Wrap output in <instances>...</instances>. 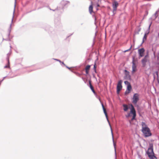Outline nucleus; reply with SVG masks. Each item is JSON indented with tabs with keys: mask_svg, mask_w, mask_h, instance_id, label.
Returning a JSON list of instances; mask_svg holds the SVG:
<instances>
[{
	"mask_svg": "<svg viewBox=\"0 0 159 159\" xmlns=\"http://www.w3.org/2000/svg\"><path fill=\"white\" fill-rule=\"evenodd\" d=\"M142 126L141 131L145 137H148L151 136L152 135L149 128L148 126L146 123L142 122L141 124Z\"/></svg>",
	"mask_w": 159,
	"mask_h": 159,
	"instance_id": "f257e3e1",
	"label": "nucleus"
},
{
	"mask_svg": "<svg viewBox=\"0 0 159 159\" xmlns=\"http://www.w3.org/2000/svg\"><path fill=\"white\" fill-rule=\"evenodd\" d=\"M146 153L147 154L148 157H151L152 158V156L154 155L153 152V145L152 144H149V147L148 150L146 151Z\"/></svg>",
	"mask_w": 159,
	"mask_h": 159,
	"instance_id": "f03ea898",
	"label": "nucleus"
},
{
	"mask_svg": "<svg viewBox=\"0 0 159 159\" xmlns=\"http://www.w3.org/2000/svg\"><path fill=\"white\" fill-rule=\"evenodd\" d=\"M132 102L135 106L139 107V106L137 105L138 102L139 100V95L137 93H134L132 99Z\"/></svg>",
	"mask_w": 159,
	"mask_h": 159,
	"instance_id": "7ed1b4c3",
	"label": "nucleus"
},
{
	"mask_svg": "<svg viewBox=\"0 0 159 159\" xmlns=\"http://www.w3.org/2000/svg\"><path fill=\"white\" fill-rule=\"evenodd\" d=\"M103 111H104V112L106 116V118H107V120L108 121V122L109 123V125L110 127V128H111V135H112V140H113V144H114V147H115V145H116V144L115 143H114V138H113V132H112V128H111V125L109 123V121L108 120V118H107V113L106 112V110H103Z\"/></svg>",
	"mask_w": 159,
	"mask_h": 159,
	"instance_id": "20e7f679",
	"label": "nucleus"
},
{
	"mask_svg": "<svg viewBox=\"0 0 159 159\" xmlns=\"http://www.w3.org/2000/svg\"><path fill=\"white\" fill-rule=\"evenodd\" d=\"M119 5V3L116 1H114L112 3V6L113 7V12L114 13L116 11L117 7Z\"/></svg>",
	"mask_w": 159,
	"mask_h": 159,
	"instance_id": "39448f33",
	"label": "nucleus"
},
{
	"mask_svg": "<svg viewBox=\"0 0 159 159\" xmlns=\"http://www.w3.org/2000/svg\"><path fill=\"white\" fill-rule=\"evenodd\" d=\"M131 109L130 110V113L133 115V116L131 120H132L135 119L136 116V111L134 107L131 104Z\"/></svg>",
	"mask_w": 159,
	"mask_h": 159,
	"instance_id": "423d86ee",
	"label": "nucleus"
},
{
	"mask_svg": "<svg viewBox=\"0 0 159 159\" xmlns=\"http://www.w3.org/2000/svg\"><path fill=\"white\" fill-rule=\"evenodd\" d=\"M122 81L121 80H119L118 82L116 88L117 93H119V92L122 89Z\"/></svg>",
	"mask_w": 159,
	"mask_h": 159,
	"instance_id": "0eeeda50",
	"label": "nucleus"
},
{
	"mask_svg": "<svg viewBox=\"0 0 159 159\" xmlns=\"http://www.w3.org/2000/svg\"><path fill=\"white\" fill-rule=\"evenodd\" d=\"M132 74H133L134 72H135L136 71V66L135 64L134 63V57L132 59Z\"/></svg>",
	"mask_w": 159,
	"mask_h": 159,
	"instance_id": "6e6552de",
	"label": "nucleus"
},
{
	"mask_svg": "<svg viewBox=\"0 0 159 159\" xmlns=\"http://www.w3.org/2000/svg\"><path fill=\"white\" fill-rule=\"evenodd\" d=\"M145 51L144 49L143 48L138 50V53L139 54L140 57H142L143 56V54Z\"/></svg>",
	"mask_w": 159,
	"mask_h": 159,
	"instance_id": "1a4fd4ad",
	"label": "nucleus"
},
{
	"mask_svg": "<svg viewBox=\"0 0 159 159\" xmlns=\"http://www.w3.org/2000/svg\"><path fill=\"white\" fill-rule=\"evenodd\" d=\"M11 52H9L7 54V57L6 58V60L8 62V65H7L5 66H4L5 68H8V67H9L10 63H9V57L11 55Z\"/></svg>",
	"mask_w": 159,
	"mask_h": 159,
	"instance_id": "9d476101",
	"label": "nucleus"
},
{
	"mask_svg": "<svg viewBox=\"0 0 159 159\" xmlns=\"http://www.w3.org/2000/svg\"><path fill=\"white\" fill-rule=\"evenodd\" d=\"M125 79L127 80H130L131 79V76L129 75V73L126 70H125Z\"/></svg>",
	"mask_w": 159,
	"mask_h": 159,
	"instance_id": "9b49d317",
	"label": "nucleus"
},
{
	"mask_svg": "<svg viewBox=\"0 0 159 159\" xmlns=\"http://www.w3.org/2000/svg\"><path fill=\"white\" fill-rule=\"evenodd\" d=\"M15 7H16V5H15V7H14V11H13V17H12V20H11V23L10 25L9 28L8 29V31H9L8 35H10L11 31V25H12V23L13 22V18H14V13H15Z\"/></svg>",
	"mask_w": 159,
	"mask_h": 159,
	"instance_id": "f8f14e48",
	"label": "nucleus"
},
{
	"mask_svg": "<svg viewBox=\"0 0 159 159\" xmlns=\"http://www.w3.org/2000/svg\"><path fill=\"white\" fill-rule=\"evenodd\" d=\"M148 60L147 58H144L141 60L143 66H145L146 65V63L147 61Z\"/></svg>",
	"mask_w": 159,
	"mask_h": 159,
	"instance_id": "ddd939ff",
	"label": "nucleus"
},
{
	"mask_svg": "<svg viewBox=\"0 0 159 159\" xmlns=\"http://www.w3.org/2000/svg\"><path fill=\"white\" fill-rule=\"evenodd\" d=\"M151 25V23H150V24L149 25V27H148V30L146 31L145 32L144 35H148L150 32V26Z\"/></svg>",
	"mask_w": 159,
	"mask_h": 159,
	"instance_id": "4468645a",
	"label": "nucleus"
},
{
	"mask_svg": "<svg viewBox=\"0 0 159 159\" xmlns=\"http://www.w3.org/2000/svg\"><path fill=\"white\" fill-rule=\"evenodd\" d=\"M89 87H90V89L92 90V91L94 93H95V91L93 88V87L92 85V84H91L90 81H89Z\"/></svg>",
	"mask_w": 159,
	"mask_h": 159,
	"instance_id": "2eb2a0df",
	"label": "nucleus"
},
{
	"mask_svg": "<svg viewBox=\"0 0 159 159\" xmlns=\"http://www.w3.org/2000/svg\"><path fill=\"white\" fill-rule=\"evenodd\" d=\"M93 7L92 5H90L89 7V11L90 14L93 12Z\"/></svg>",
	"mask_w": 159,
	"mask_h": 159,
	"instance_id": "dca6fc26",
	"label": "nucleus"
},
{
	"mask_svg": "<svg viewBox=\"0 0 159 159\" xmlns=\"http://www.w3.org/2000/svg\"><path fill=\"white\" fill-rule=\"evenodd\" d=\"M123 107L124 108V110L125 111H127L128 109V107L127 105L125 104L123 105Z\"/></svg>",
	"mask_w": 159,
	"mask_h": 159,
	"instance_id": "f3484780",
	"label": "nucleus"
},
{
	"mask_svg": "<svg viewBox=\"0 0 159 159\" xmlns=\"http://www.w3.org/2000/svg\"><path fill=\"white\" fill-rule=\"evenodd\" d=\"M132 89V87L131 84L127 86V90H128L129 91H130Z\"/></svg>",
	"mask_w": 159,
	"mask_h": 159,
	"instance_id": "a211bd4d",
	"label": "nucleus"
},
{
	"mask_svg": "<svg viewBox=\"0 0 159 159\" xmlns=\"http://www.w3.org/2000/svg\"><path fill=\"white\" fill-rule=\"evenodd\" d=\"M147 38V36H146L145 35H144V36L143 37V41H142L141 44H143L144 43V41L146 40Z\"/></svg>",
	"mask_w": 159,
	"mask_h": 159,
	"instance_id": "6ab92c4d",
	"label": "nucleus"
},
{
	"mask_svg": "<svg viewBox=\"0 0 159 159\" xmlns=\"http://www.w3.org/2000/svg\"><path fill=\"white\" fill-rule=\"evenodd\" d=\"M150 159H157L156 157L154 156V155L152 156V158L151 157H148Z\"/></svg>",
	"mask_w": 159,
	"mask_h": 159,
	"instance_id": "aec40b11",
	"label": "nucleus"
},
{
	"mask_svg": "<svg viewBox=\"0 0 159 159\" xmlns=\"http://www.w3.org/2000/svg\"><path fill=\"white\" fill-rule=\"evenodd\" d=\"M124 83L125 84L127 85V86L129 85H130V83L129 82L127 81H125Z\"/></svg>",
	"mask_w": 159,
	"mask_h": 159,
	"instance_id": "412c9836",
	"label": "nucleus"
},
{
	"mask_svg": "<svg viewBox=\"0 0 159 159\" xmlns=\"http://www.w3.org/2000/svg\"><path fill=\"white\" fill-rule=\"evenodd\" d=\"M90 65H87L85 67V70H88L90 69Z\"/></svg>",
	"mask_w": 159,
	"mask_h": 159,
	"instance_id": "4be33fe9",
	"label": "nucleus"
},
{
	"mask_svg": "<svg viewBox=\"0 0 159 159\" xmlns=\"http://www.w3.org/2000/svg\"><path fill=\"white\" fill-rule=\"evenodd\" d=\"M96 64H95L93 66V69L94 70V71L95 72H96Z\"/></svg>",
	"mask_w": 159,
	"mask_h": 159,
	"instance_id": "5701e85b",
	"label": "nucleus"
},
{
	"mask_svg": "<svg viewBox=\"0 0 159 159\" xmlns=\"http://www.w3.org/2000/svg\"><path fill=\"white\" fill-rule=\"evenodd\" d=\"M130 91H129L128 90H126L125 92V95H127L129 93Z\"/></svg>",
	"mask_w": 159,
	"mask_h": 159,
	"instance_id": "b1692460",
	"label": "nucleus"
},
{
	"mask_svg": "<svg viewBox=\"0 0 159 159\" xmlns=\"http://www.w3.org/2000/svg\"><path fill=\"white\" fill-rule=\"evenodd\" d=\"M157 11L156 12V13H155V14H154L155 19H156L158 16L157 15Z\"/></svg>",
	"mask_w": 159,
	"mask_h": 159,
	"instance_id": "393cba45",
	"label": "nucleus"
},
{
	"mask_svg": "<svg viewBox=\"0 0 159 159\" xmlns=\"http://www.w3.org/2000/svg\"><path fill=\"white\" fill-rule=\"evenodd\" d=\"M100 102H101V105H102V108L103 110H105L106 109H105V108L104 107L103 103H102L101 101H100Z\"/></svg>",
	"mask_w": 159,
	"mask_h": 159,
	"instance_id": "a878e982",
	"label": "nucleus"
},
{
	"mask_svg": "<svg viewBox=\"0 0 159 159\" xmlns=\"http://www.w3.org/2000/svg\"><path fill=\"white\" fill-rule=\"evenodd\" d=\"M100 102H101V105H102V108L103 110H105L106 109H105V108L104 107L103 103H102L101 101H100Z\"/></svg>",
	"mask_w": 159,
	"mask_h": 159,
	"instance_id": "bb28decb",
	"label": "nucleus"
},
{
	"mask_svg": "<svg viewBox=\"0 0 159 159\" xmlns=\"http://www.w3.org/2000/svg\"><path fill=\"white\" fill-rule=\"evenodd\" d=\"M100 102H101V105H102V108L103 110H105L106 109H105V108L104 107L103 103H102L101 101H100Z\"/></svg>",
	"mask_w": 159,
	"mask_h": 159,
	"instance_id": "cd10ccee",
	"label": "nucleus"
},
{
	"mask_svg": "<svg viewBox=\"0 0 159 159\" xmlns=\"http://www.w3.org/2000/svg\"><path fill=\"white\" fill-rule=\"evenodd\" d=\"M100 102H101V105H102V108L103 110H105L106 109H105V108L104 107L103 103H102L101 101H100Z\"/></svg>",
	"mask_w": 159,
	"mask_h": 159,
	"instance_id": "c85d7f7f",
	"label": "nucleus"
},
{
	"mask_svg": "<svg viewBox=\"0 0 159 159\" xmlns=\"http://www.w3.org/2000/svg\"><path fill=\"white\" fill-rule=\"evenodd\" d=\"M96 9L97 10H98V7H99L100 5L98 3H97L96 4Z\"/></svg>",
	"mask_w": 159,
	"mask_h": 159,
	"instance_id": "c756f323",
	"label": "nucleus"
},
{
	"mask_svg": "<svg viewBox=\"0 0 159 159\" xmlns=\"http://www.w3.org/2000/svg\"><path fill=\"white\" fill-rule=\"evenodd\" d=\"M132 46H131V47H130L129 48V49H128V50H125V51L124 52H127V51H129V50L131 49V48H132Z\"/></svg>",
	"mask_w": 159,
	"mask_h": 159,
	"instance_id": "7c9ffc66",
	"label": "nucleus"
},
{
	"mask_svg": "<svg viewBox=\"0 0 159 159\" xmlns=\"http://www.w3.org/2000/svg\"><path fill=\"white\" fill-rule=\"evenodd\" d=\"M53 59H54L56 61H59L60 62H61V61L60 60H59L56 59H55V58H53Z\"/></svg>",
	"mask_w": 159,
	"mask_h": 159,
	"instance_id": "2f4dec72",
	"label": "nucleus"
},
{
	"mask_svg": "<svg viewBox=\"0 0 159 159\" xmlns=\"http://www.w3.org/2000/svg\"><path fill=\"white\" fill-rule=\"evenodd\" d=\"M149 57V56H148V54H147L146 55L144 58H147V57Z\"/></svg>",
	"mask_w": 159,
	"mask_h": 159,
	"instance_id": "473e14b6",
	"label": "nucleus"
},
{
	"mask_svg": "<svg viewBox=\"0 0 159 159\" xmlns=\"http://www.w3.org/2000/svg\"><path fill=\"white\" fill-rule=\"evenodd\" d=\"M86 73L87 74H88L89 73V71L88 70H86Z\"/></svg>",
	"mask_w": 159,
	"mask_h": 159,
	"instance_id": "72a5a7b5",
	"label": "nucleus"
},
{
	"mask_svg": "<svg viewBox=\"0 0 159 159\" xmlns=\"http://www.w3.org/2000/svg\"><path fill=\"white\" fill-rule=\"evenodd\" d=\"M62 64H63L64 66H65V64L63 62H62L61 61V62H60Z\"/></svg>",
	"mask_w": 159,
	"mask_h": 159,
	"instance_id": "f704fd0d",
	"label": "nucleus"
},
{
	"mask_svg": "<svg viewBox=\"0 0 159 159\" xmlns=\"http://www.w3.org/2000/svg\"><path fill=\"white\" fill-rule=\"evenodd\" d=\"M3 80H0V84H1L2 82L3 81Z\"/></svg>",
	"mask_w": 159,
	"mask_h": 159,
	"instance_id": "c9c22d12",
	"label": "nucleus"
},
{
	"mask_svg": "<svg viewBox=\"0 0 159 159\" xmlns=\"http://www.w3.org/2000/svg\"><path fill=\"white\" fill-rule=\"evenodd\" d=\"M65 66H66V67L68 69H70V67H68V66H66V65H65Z\"/></svg>",
	"mask_w": 159,
	"mask_h": 159,
	"instance_id": "e433bc0d",
	"label": "nucleus"
},
{
	"mask_svg": "<svg viewBox=\"0 0 159 159\" xmlns=\"http://www.w3.org/2000/svg\"><path fill=\"white\" fill-rule=\"evenodd\" d=\"M156 74L157 75H158V72H156Z\"/></svg>",
	"mask_w": 159,
	"mask_h": 159,
	"instance_id": "4c0bfd02",
	"label": "nucleus"
},
{
	"mask_svg": "<svg viewBox=\"0 0 159 159\" xmlns=\"http://www.w3.org/2000/svg\"><path fill=\"white\" fill-rule=\"evenodd\" d=\"M5 77H3V79H2V80H4L5 79Z\"/></svg>",
	"mask_w": 159,
	"mask_h": 159,
	"instance_id": "58836bf2",
	"label": "nucleus"
},
{
	"mask_svg": "<svg viewBox=\"0 0 159 159\" xmlns=\"http://www.w3.org/2000/svg\"><path fill=\"white\" fill-rule=\"evenodd\" d=\"M51 10H52L51 9H50ZM52 10L53 11H54V10Z\"/></svg>",
	"mask_w": 159,
	"mask_h": 159,
	"instance_id": "ea45409f",
	"label": "nucleus"
},
{
	"mask_svg": "<svg viewBox=\"0 0 159 159\" xmlns=\"http://www.w3.org/2000/svg\"><path fill=\"white\" fill-rule=\"evenodd\" d=\"M0 85H1V84H0Z\"/></svg>",
	"mask_w": 159,
	"mask_h": 159,
	"instance_id": "a19ab883",
	"label": "nucleus"
},
{
	"mask_svg": "<svg viewBox=\"0 0 159 159\" xmlns=\"http://www.w3.org/2000/svg\"><path fill=\"white\" fill-rule=\"evenodd\" d=\"M0 85H1V84H0Z\"/></svg>",
	"mask_w": 159,
	"mask_h": 159,
	"instance_id": "79ce46f5",
	"label": "nucleus"
}]
</instances>
